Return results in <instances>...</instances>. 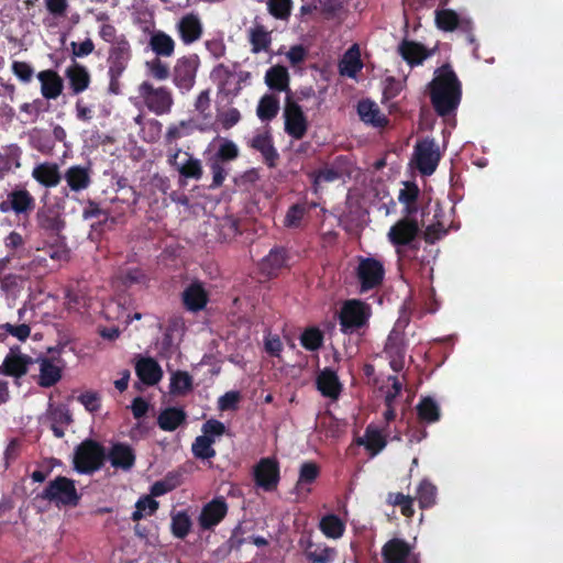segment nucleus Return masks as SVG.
<instances>
[{
  "label": "nucleus",
  "instance_id": "obj_15",
  "mask_svg": "<svg viewBox=\"0 0 563 563\" xmlns=\"http://www.w3.org/2000/svg\"><path fill=\"white\" fill-rule=\"evenodd\" d=\"M247 146L261 153L264 164L275 168L279 161V154L274 145V139L269 131L258 132L247 141Z\"/></svg>",
  "mask_w": 563,
  "mask_h": 563
},
{
  "label": "nucleus",
  "instance_id": "obj_11",
  "mask_svg": "<svg viewBox=\"0 0 563 563\" xmlns=\"http://www.w3.org/2000/svg\"><path fill=\"white\" fill-rule=\"evenodd\" d=\"M385 276V268L380 261L374 257H360L356 268V277L361 291L365 292L382 285Z\"/></svg>",
  "mask_w": 563,
  "mask_h": 563
},
{
  "label": "nucleus",
  "instance_id": "obj_23",
  "mask_svg": "<svg viewBox=\"0 0 563 563\" xmlns=\"http://www.w3.org/2000/svg\"><path fill=\"white\" fill-rule=\"evenodd\" d=\"M36 363L40 365V374L37 384L43 388L55 386L62 379L63 367L59 363L62 360L51 357H37Z\"/></svg>",
  "mask_w": 563,
  "mask_h": 563
},
{
  "label": "nucleus",
  "instance_id": "obj_50",
  "mask_svg": "<svg viewBox=\"0 0 563 563\" xmlns=\"http://www.w3.org/2000/svg\"><path fill=\"white\" fill-rule=\"evenodd\" d=\"M437 487L429 481L423 479L417 488V496L420 508H430L435 504Z\"/></svg>",
  "mask_w": 563,
  "mask_h": 563
},
{
  "label": "nucleus",
  "instance_id": "obj_61",
  "mask_svg": "<svg viewBox=\"0 0 563 563\" xmlns=\"http://www.w3.org/2000/svg\"><path fill=\"white\" fill-rule=\"evenodd\" d=\"M319 473L320 468L316 463L305 462L300 466L298 485L313 483L319 476Z\"/></svg>",
  "mask_w": 563,
  "mask_h": 563
},
{
  "label": "nucleus",
  "instance_id": "obj_32",
  "mask_svg": "<svg viewBox=\"0 0 563 563\" xmlns=\"http://www.w3.org/2000/svg\"><path fill=\"white\" fill-rule=\"evenodd\" d=\"M108 459L114 468L131 470L135 464V453L126 443H114L109 451Z\"/></svg>",
  "mask_w": 563,
  "mask_h": 563
},
{
  "label": "nucleus",
  "instance_id": "obj_45",
  "mask_svg": "<svg viewBox=\"0 0 563 563\" xmlns=\"http://www.w3.org/2000/svg\"><path fill=\"white\" fill-rule=\"evenodd\" d=\"M36 217L38 225L52 234H58L64 228V221L51 210H40Z\"/></svg>",
  "mask_w": 563,
  "mask_h": 563
},
{
  "label": "nucleus",
  "instance_id": "obj_64",
  "mask_svg": "<svg viewBox=\"0 0 563 563\" xmlns=\"http://www.w3.org/2000/svg\"><path fill=\"white\" fill-rule=\"evenodd\" d=\"M47 103L43 99L37 98L32 102L23 103L20 110L36 120L41 113L47 111Z\"/></svg>",
  "mask_w": 563,
  "mask_h": 563
},
{
  "label": "nucleus",
  "instance_id": "obj_14",
  "mask_svg": "<svg viewBox=\"0 0 563 563\" xmlns=\"http://www.w3.org/2000/svg\"><path fill=\"white\" fill-rule=\"evenodd\" d=\"M253 475L257 486L266 492H273L280 479L279 463L275 459L263 457L255 465Z\"/></svg>",
  "mask_w": 563,
  "mask_h": 563
},
{
  "label": "nucleus",
  "instance_id": "obj_51",
  "mask_svg": "<svg viewBox=\"0 0 563 563\" xmlns=\"http://www.w3.org/2000/svg\"><path fill=\"white\" fill-rule=\"evenodd\" d=\"M192 389V377L183 371H177L170 378V393L174 395H186Z\"/></svg>",
  "mask_w": 563,
  "mask_h": 563
},
{
  "label": "nucleus",
  "instance_id": "obj_18",
  "mask_svg": "<svg viewBox=\"0 0 563 563\" xmlns=\"http://www.w3.org/2000/svg\"><path fill=\"white\" fill-rule=\"evenodd\" d=\"M92 173L90 163L87 165H71L65 170L63 178L70 191L81 192L91 186Z\"/></svg>",
  "mask_w": 563,
  "mask_h": 563
},
{
  "label": "nucleus",
  "instance_id": "obj_43",
  "mask_svg": "<svg viewBox=\"0 0 563 563\" xmlns=\"http://www.w3.org/2000/svg\"><path fill=\"white\" fill-rule=\"evenodd\" d=\"M319 528L324 536L332 539L340 538L345 530L343 521L336 515H325L321 518Z\"/></svg>",
  "mask_w": 563,
  "mask_h": 563
},
{
  "label": "nucleus",
  "instance_id": "obj_5",
  "mask_svg": "<svg viewBox=\"0 0 563 563\" xmlns=\"http://www.w3.org/2000/svg\"><path fill=\"white\" fill-rule=\"evenodd\" d=\"M239 156L240 150L238 145L232 140L223 139L217 151L207 159V166L212 175V181L209 185L210 189L220 188L224 184L230 172L228 164L235 161Z\"/></svg>",
  "mask_w": 563,
  "mask_h": 563
},
{
  "label": "nucleus",
  "instance_id": "obj_59",
  "mask_svg": "<svg viewBox=\"0 0 563 563\" xmlns=\"http://www.w3.org/2000/svg\"><path fill=\"white\" fill-rule=\"evenodd\" d=\"M77 399L89 412H97L101 408V397L97 391H85Z\"/></svg>",
  "mask_w": 563,
  "mask_h": 563
},
{
  "label": "nucleus",
  "instance_id": "obj_19",
  "mask_svg": "<svg viewBox=\"0 0 563 563\" xmlns=\"http://www.w3.org/2000/svg\"><path fill=\"white\" fill-rule=\"evenodd\" d=\"M16 351H19L18 346L10 349L0 366V374L20 378L27 373L33 358L26 354L16 353Z\"/></svg>",
  "mask_w": 563,
  "mask_h": 563
},
{
  "label": "nucleus",
  "instance_id": "obj_10",
  "mask_svg": "<svg viewBox=\"0 0 563 563\" xmlns=\"http://www.w3.org/2000/svg\"><path fill=\"white\" fill-rule=\"evenodd\" d=\"M284 120V130L290 137L295 140L305 137L309 126L308 119L301 107L291 99L289 93L285 99Z\"/></svg>",
  "mask_w": 563,
  "mask_h": 563
},
{
  "label": "nucleus",
  "instance_id": "obj_62",
  "mask_svg": "<svg viewBox=\"0 0 563 563\" xmlns=\"http://www.w3.org/2000/svg\"><path fill=\"white\" fill-rule=\"evenodd\" d=\"M210 106H211L210 90L205 89V90L200 91V93L198 95V97L195 101V109L203 119H210L211 118Z\"/></svg>",
  "mask_w": 563,
  "mask_h": 563
},
{
  "label": "nucleus",
  "instance_id": "obj_37",
  "mask_svg": "<svg viewBox=\"0 0 563 563\" xmlns=\"http://www.w3.org/2000/svg\"><path fill=\"white\" fill-rule=\"evenodd\" d=\"M289 73L283 65H274L266 70L265 84L271 90L289 92Z\"/></svg>",
  "mask_w": 563,
  "mask_h": 563
},
{
  "label": "nucleus",
  "instance_id": "obj_31",
  "mask_svg": "<svg viewBox=\"0 0 563 563\" xmlns=\"http://www.w3.org/2000/svg\"><path fill=\"white\" fill-rule=\"evenodd\" d=\"M148 47L155 57H172L175 53L176 43L174 38L162 30L150 32Z\"/></svg>",
  "mask_w": 563,
  "mask_h": 563
},
{
  "label": "nucleus",
  "instance_id": "obj_17",
  "mask_svg": "<svg viewBox=\"0 0 563 563\" xmlns=\"http://www.w3.org/2000/svg\"><path fill=\"white\" fill-rule=\"evenodd\" d=\"M384 352L389 360L391 369L400 372L404 368L406 355L404 333L393 330L386 340Z\"/></svg>",
  "mask_w": 563,
  "mask_h": 563
},
{
  "label": "nucleus",
  "instance_id": "obj_16",
  "mask_svg": "<svg viewBox=\"0 0 563 563\" xmlns=\"http://www.w3.org/2000/svg\"><path fill=\"white\" fill-rule=\"evenodd\" d=\"M35 208V199L26 189H14L8 194L7 200L0 202V211L15 214H27Z\"/></svg>",
  "mask_w": 563,
  "mask_h": 563
},
{
  "label": "nucleus",
  "instance_id": "obj_29",
  "mask_svg": "<svg viewBox=\"0 0 563 563\" xmlns=\"http://www.w3.org/2000/svg\"><path fill=\"white\" fill-rule=\"evenodd\" d=\"M338 67L341 76L356 78L357 74L364 67L358 44L355 43L346 49L341 57Z\"/></svg>",
  "mask_w": 563,
  "mask_h": 563
},
{
  "label": "nucleus",
  "instance_id": "obj_4",
  "mask_svg": "<svg viewBox=\"0 0 563 563\" xmlns=\"http://www.w3.org/2000/svg\"><path fill=\"white\" fill-rule=\"evenodd\" d=\"M37 498L54 504L58 508L77 507L81 495L77 492L74 479L58 475L37 494Z\"/></svg>",
  "mask_w": 563,
  "mask_h": 563
},
{
  "label": "nucleus",
  "instance_id": "obj_60",
  "mask_svg": "<svg viewBox=\"0 0 563 563\" xmlns=\"http://www.w3.org/2000/svg\"><path fill=\"white\" fill-rule=\"evenodd\" d=\"M242 119L241 112L236 108H229L218 113V122L224 130H230Z\"/></svg>",
  "mask_w": 563,
  "mask_h": 563
},
{
  "label": "nucleus",
  "instance_id": "obj_53",
  "mask_svg": "<svg viewBox=\"0 0 563 563\" xmlns=\"http://www.w3.org/2000/svg\"><path fill=\"white\" fill-rule=\"evenodd\" d=\"M323 343V334L322 332L316 328L310 327L306 329L300 335V344L307 351H317L321 347Z\"/></svg>",
  "mask_w": 563,
  "mask_h": 563
},
{
  "label": "nucleus",
  "instance_id": "obj_42",
  "mask_svg": "<svg viewBox=\"0 0 563 563\" xmlns=\"http://www.w3.org/2000/svg\"><path fill=\"white\" fill-rule=\"evenodd\" d=\"M336 555V551L328 545L309 544L305 551V556L309 563H331Z\"/></svg>",
  "mask_w": 563,
  "mask_h": 563
},
{
  "label": "nucleus",
  "instance_id": "obj_63",
  "mask_svg": "<svg viewBox=\"0 0 563 563\" xmlns=\"http://www.w3.org/2000/svg\"><path fill=\"white\" fill-rule=\"evenodd\" d=\"M227 429L223 422L217 419H209L202 424V435H207L209 439L221 437L225 433Z\"/></svg>",
  "mask_w": 563,
  "mask_h": 563
},
{
  "label": "nucleus",
  "instance_id": "obj_12",
  "mask_svg": "<svg viewBox=\"0 0 563 563\" xmlns=\"http://www.w3.org/2000/svg\"><path fill=\"white\" fill-rule=\"evenodd\" d=\"M439 161L440 152L433 140L426 139L416 144V167L423 176L432 175L438 167Z\"/></svg>",
  "mask_w": 563,
  "mask_h": 563
},
{
  "label": "nucleus",
  "instance_id": "obj_52",
  "mask_svg": "<svg viewBox=\"0 0 563 563\" xmlns=\"http://www.w3.org/2000/svg\"><path fill=\"white\" fill-rule=\"evenodd\" d=\"M190 517L185 511H179L172 517L170 530L174 537L185 539L191 529Z\"/></svg>",
  "mask_w": 563,
  "mask_h": 563
},
{
  "label": "nucleus",
  "instance_id": "obj_21",
  "mask_svg": "<svg viewBox=\"0 0 563 563\" xmlns=\"http://www.w3.org/2000/svg\"><path fill=\"white\" fill-rule=\"evenodd\" d=\"M181 301L186 310L198 312L206 308L209 294L201 282L194 280L181 292Z\"/></svg>",
  "mask_w": 563,
  "mask_h": 563
},
{
  "label": "nucleus",
  "instance_id": "obj_47",
  "mask_svg": "<svg viewBox=\"0 0 563 563\" xmlns=\"http://www.w3.org/2000/svg\"><path fill=\"white\" fill-rule=\"evenodd\" d=\"M435 24L438 29L452 32L457 29L460 24L459 14L451 9H441L435 11Z\"/></svg>",
  "mask_w": 563,
  "mask_h": 563
},
{
  "label": "nucleus",
  "instance_id": "obj_3",
  "mask_svg": "<svg viewBox=\"0 0 563 563\" xmlns=\"http://www.w3.org/2000/svg\"><path fill=\"white\" fill-rule=\"evenodd\" d=\"M132 59V47L125 35H120L108 51V91L111 95L121 93V77Z\"/></svg>",
  "mask_w": 563,
  "mask_h": 563
},
{
  "label": "nucleus",
  "instance_id": "obj_28",
  "mask_svg": "<svg viewBox=\"0 0 563 563\" xmlns=\"http://www.w3.org/2000/svg\"><path fill=\"white\" fill-rule=\"evenodd\" d=\"M233 70L224 64L217 65L211 71V78L217 84L219 92L225 96L236 97L241 91L240 81L232 87Z\"/></svg>",
  "mask_w": 563,
  "mask_h": 563
},
{
  "label": "nucleus",
  "instance_id": "obj_1",
  "mask_svg": "<svg viewBox=\"0 0 563 563\" xmlns=\"http://www.w3.org/2000/svg\"><path fill=\"white\" fill-rule=\"evenodd\" d=\"M428 88L431 104L439 117L451 115L457 110L462 100V82L451 64L435 69Z\"/></svg>",
  "mask_w": 563,
  "mask_h": 563
},
{
  "label": "nucleus",
  "instance_id": "obj_36",
  "mask_svg": "<svg viewBox=\"0 0 563 563\" xmlns=\"http://www.w3.org/2000/svg\"><path fill=\"white\" fill-rule=\"evenodd\" d=\"M249 42L252 53L266 52L272 44V32L255 19L254 25L249 30Z\"/></svg>",
  "mask_w": 563,
  "mask_h": 563
},
{
  "label": "nucleus",
  "instance_id": "obj_58",
  "mask_svg": "<svg viewBox=\"0 0 563 563\" xmlns=\"http://www.w3.org/2000/svg\"><path fill=\"white\" fill-rule=\"evenodd\" d=\"M311 176L313 177V188L317 192V187L320 183L335 181L341 177V173L333 167H324L313 172Z\"/></svg>",
  "mask_w": 563,
  "mask_h": 563
},
{
  "label": "nucleus",
  "instance_id": "obj_9",
  "mask_svg": "<svg viewBox=\"0 0 563 563\" xmlns=\"http://www.w3.org/2000/svg\"><path fill=\"white\" fill-rule=\"evenodd\" d=\"M200 66V59L197 54H188L179 57L172 69V81L181 92H189L195 84Z\"/></svg>",
  "mask_w": 563,
  "mask_h": 563
},
{
  "label": "nucleus",
  "instance_id": "obj_8",
  "mask_svg": "<svg viewBox=\"0 0 563 563\" xmlns=\"http://www.w3.org/2000/svg\"><path fill=\"white\" fill-rule=\"evenodd\" d=\"M139 95L145 107L156 115L167 114L174 106L173 93L167 87H155L150 81H143L139 86Z\"/></svg>",
  "mask_w": 563,
  "mask_h": 563
},
{
  "label": "nucleus",
  "instance_id": "obj_27",
  "mask_svg": "<svg viewBox=\"0 0 563 563\" xmlns=\"http://www.w3.org/2000/svg\"><path fill=\"white\" fill-rule=\"evenodd\" d=\"M41 82V93L46 100L57 99L64 89V80L54 69H45L37 74Z\"/></svg>",
  "mask_w": 563,
  "mask_h": 563
},
{
  "label": "nucleus",
  "instance_id": "obj_46",
  "mask_svg": "<svg viewBox=\"0 0 563 563\" xmlns=\"http://www.w3.org/2000/svg\"><path fill=\"white\" fill-rule=\"evenodd\" d=\"M188 155L187 161L177 166V170L179 173V176L185 179H195L200 180L203 175V168L201 161L199 158L194 157L192 155Z\"/></svg>",
  "mask_w": 563,
  "mask_h": 563
},
{
  "label": "nucleus",
  "instance_id": "obj_26",
  "mask_svg": "<svg viewBox=\"0 0 563 563\" xmlns=\"http://www.w3.org/2000/svg\"><path fill=\"white\" fill-rule=\"evenodd\" d=\"M357 114L362 122L374 128H385L388 125V118L380 111L379 107L369 99L358 101Z\"/></svg>",
  "mask_w": 563,
  "mask_h": 563
},
{
  "label": "nucleus",
  "instance_id": "obj_30",
  "mask_svg": "<svg viewBox=\"0 0 563 563\" xmlns=\"http://www.w3.org/2000/svg\"><path fill=\"white\" fill-rule=\"evenodd\" d=\"M135 373L147 386L156 385L163 377V371L153 357H140L135 364Z\"/></svg>",
  "mask_w": 563,
  "mask_h": 563
},
{
  "label": "nucleus",
  "instance_id": "obj_7",
  "mask_svg": "<svg viewBox=\"0 0 563 563\" xmlns=\"http://www.w3.org/2000/svg\"><path fill=\"white\" fill-rule=\"evenodd\" d=\"M372 314L371 306L360 299L344 301L339 313L340 330L352 334L366 327Z\"/></svg>",
  "mask_w": 563,
  "mask_h": 563
},
{
  "label": "nucleus",
  "instance_id": "obj_55",
  "mask_svg": "<svg viewBox=\"0 0 563 563\" xmlns=\"http://www.w3.org/2000/svg\"><path fill=\"white\" fill-rule=\"evenodd\" d=\"M307 211L308 208L306 203H295L290 206L286 212L284 225L286 228H299Z\"/></svg>",
  "mask_w": 563,
  "mask_h": 563
},
{
  "label": "nucleus",
  "instance_id": "obj_56",
  "mask_svg": "<svg viewBox=\"0 0 563 563\" xmlns=\"http://www.w3.org/2000/svg\"><path fill=\"white\" fill-rule=\"evenodd\" d=\"M146 68L150 75L157 80H166L172 76L169 66L164 63L161 57H155L146 62Z\"/></svg>",
  "mask_w": 563,
  "mask_h": 563
},
{
  "label": "nucleus",
  "instance_id": "obj_24",
  "mask_svg": "<svg viewBox=\"0 0 563 563\" xmlns=\"http://www.w3.org/2000/svg\"><path fill=\"white\" fill-rule=\"evenodd\" d=\"M65 77L68 80V86L73 96L82 93L91 84V75L88 68L77 62H74L66 68Z\"/></svg>",
  "mask_w": 563,
  "mask_h": 563
},
{
  "label": "nucleus",
  "instance_id": "obj_57",
  "mask_svg": "<svg viewBox=\"0 0 563 563\" xmlns=\"http://www.w3.org/2000/svg\"><path fill=\"white\" fill-rule=\"evenodd\" d=\"M47 419L55 424L69 426L73 422V417L66 406L51 407L47 410Z\"/></svg>",
  "mask_w": 563,
  "mask_h": 563
},
{
  "label": "nucleus",
  "instance_id": "obj_25",
  "mask_svg": "<svg viewBox=\"0 0 563 563\" xmlns=\"http://www.w3.org/2000/svg\"><path fill=\"white\" fill-rule=\"evenodd\" d=\"M288 253L283 246L273 247L269 253L261 261L260 272L267 278L278 275L282 268L287 266Z\"/></svg>",
  "mask_w": 563,
  "mask_h": 563
},
{
  "label": "nucleus",
  "instance_id": "obj_44",
  "mask_svg": "<svg viewBox=\"0 0 563 563\" xmlns=\"http://www.w3.org/2000/svg\"><path fill=\"white\" fill-rule=\"evenodd\" d=\"M214 439H209L207 435H199L195 439L191 445V452L196 459L211 460L216 456L217 452L213 449Z\"/></svg>",
  "mask_w": 563,
  "mask_h": 563
},
{
  "label": "nucleus",
  "instance_id": "obj_54",
  "mask_svg": "<svg viewBox=\"0 0 563 563\" xmlns=\"http://www.w3.org/2000/svg\"><path fill=\"white\" fill-rule=\"evenodd\" d=\"M267 10L277 20H288L291 14L292 0H267Z\"/></svg>",
  "mask_w": 563,
  "mask_h": 563
},
{
  "label": "nucleus",
  "instance_id": "obj_38",
  "mask_svg": "<svg viewBox=\"0 0 563 563\" xmlns=\"http://www.w3.org/2000/svg\"><path fill=\"white\" fill-rule=\"evenodd\" d=\"M318 390L324 397L338 399L341 393V384L339 377L332 369H323L317 378Z\"/></svg>",
  "mask_w": 563,
  "mask_h": 563
},
{
  "label": "nucleus",
  "instance_id": "obj_33",
  "mask_svg": "<svg viewBox=\"0 0 563 563\" xmlns=\"http://www.w3.org/2000/svg\"><path fill=\"white\" fill-rule=\"evenodd\" d=\"M32 177L46 188H54L62 180L58 165L49 162L37 164L32 170Z\"/></svg>",
  "mask_w": 563,
  "mask_h": 563
},
{
  "label": "nucleus",
  "instance_id": "obj_40",
  "mask_svg": "<svg viewBox=\"0 0 563 563\" xmlns=\"http://www.w3.org/2000/svg\"><path fill=\"white\" fill-rule=\"evenodd\" d=\"M420 422L431 424L441 418V409L438 402L430 396L422 397L416 406Z\"/></svg>",
  "mask_w": 563,
  "mask_h": 563
},
{
  "label": "nucleus",
  "instance_id": "obj_2",
  "mask_svg": "<svg viewBox=\"0 0 563 563\" xmlns=\"http://www.w3.org/2000/svg\"><path fill=\"white\" fill-rule=\"evenodd\" d=\"M419 234L420 227L415 218H401L390 227L387 238L396 247L399 260H416L420 249Z\"/></svg>",
  "mask_w": 563,
  "mask_h": 563
},
{
  "label": "nucleus",
  "instance_id": "obj_34",
  "mask_svg": "<svg viewBox=\"0 0 563 563\" xmlns=\"http://www.w3.org/2000/svg\"><path fill=\"white\" fill-rule=\"evenodd\" d=\"M179 37L185 44L198 41L202 35V25L199 18L192 13L184 15L177 23Z\"/></svg>",
  "mask_w": 563,
  "mask_h": 563
},
{
  "label": "nucleus",
  "instance_id": "obj_6",
  "mask_svg": "<svg viewBox=\"0 0 563 563\" xmlns=\"http://www.w3.org/2000/svg\"><path fill=\"white\" fill-rule=\"evenodd\" d=\"M106 459L104 446L92 439H86L75 449L73 466L79 474H93L103 466Z\"/></svg>",
  "mask_w": 563,
  "mask_h": 563
},
{
  "label": "nucleus",
  "instance_id": "obj_13",
  "mask_svg": "<svg viewBox=\"0 0 563 563\" xmlns=\"http://www.w3.org/2000/svg\"><path fill=\"white\" fill-rule=\"evenodd\" d=\"M382 558L384 563H419L418 554H415L411 545L400 538H393L383 545Z\"/></svg>",
  "mask_w": 563,
  "mask_h": 563
},
{
  "label": "nucleus",
  "instance_id": "obj_39",
  "mask_svg": "<svg viewBox=\"0 0 563 563\" xmlns=\"http://www.w3.org/2000/svg\"><path fill=\"white\" fill-rule=\"evenodd\" d=\"M187 415L184 409L168 407L161 411L157 417V424L163 431L172 432L185 423Z\"/></svg>",
  "mask_w": 563,
  "mask_h": 563
},
{
  "label": "nucleus",
  "instance_id": "obj_49",
  "mask_svg": "<svg viewBox=\"0 0 563 563\" xmlns=\"http://www.w3.org/2000/svg\"><path fill=\"white\" fill-rule=\"evenodd\" d=\"M358 443L364 444L366 450L369 451L372 455H375L386 446L387 441L380 431L368 427L365 431V441L361 439Z\"/></svg>",
  "mask_w": 563,
  "mask_h": 563
},
{
  "label": "nucleus",
  "instance_id": "obj_48",
  "mask_svg": "<svg viewBox=\"0 0 563 563\" xmlns=\"http://www.w3.org/2000/svg\"><path fill=\"white\" fill-rule=\"evenodd\" d=\"M158 509V501L152 496L146 495L135 504V510L131 515V519L135 522L140 521L145 516H152Z\"/></svg>",
  "mask_w": 563,
  "mask_h": 563
},
{
  "label": "nucleus",
  "instance_id": "obj_41",
  "mask_svg": "<svg viewBox=\"0 0 563 563\" xmlns=\"http://www.w3.org/2000/svg\"><path fill=\"white\" fill-rule=\"evenodd\" d=\"M279 111V99L273 93L264 95L257 104L256 114L263 122L272 121Z\"/></svg>",
  "mask_w": 563,
  "mask_h": 563
},
{
  "label": "nucleus",
  "instance_id": "obj_20",
  "mask_svg": "<svg viewBox=\"0 0 563 563\" xmlns=\"http://www.w3.org/2000/svg\"><path fill=\"white\" fill-rule=\"evenodd\" d=\"M228 514V504L223 497H217L206 504L199 516V525L203 530H210L219 525Z\"/></svg>",
  "mask_w": 563,
  "mask_h": 563
},
{
  "label": "nucleus",
  "instance_id": "obj_35",
  "mask_svg": "<svg viewBox=\"0 0 563 563\" xmlns=\"http://www.w3.org/2000/svg\"><path fill=\"white\" fill-rule=\"evenodd\" d=\"M22 150L18 144H9L0 148V180L15 168L21 167Z\"/></svg>",
  "mask_w": 563,
  "mask_h": 563
},
{
  "label": "nucleus",
  "instance_id": "obj_22",
  "mask_svg": "<svg viewBox=\"0 0 563 563\" xmlns=\"http://www.w3.org/2000/svg\"><path fill=\"white\" fill-rule=\"evenodd\" d=\"M397 53L412 68L422 65L433 51L428 49L423 44L404 38L397 46Z\"/></svg>",
  "mask_w": 563,
  "mask_h": 563
}]
</instances>
